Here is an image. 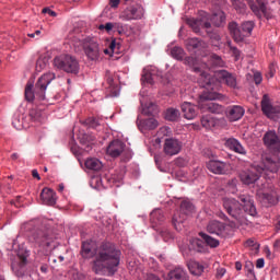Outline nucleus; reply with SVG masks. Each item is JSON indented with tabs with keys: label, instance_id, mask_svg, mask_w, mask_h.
Returning <instances> with one entry per match:
<instances>
[{
	"label": "nucleus",
	"instance_id": "1",
	"mask_svg": "<svg viewBox=\"0 0 280 280\" xmlns=\"http://www.w3.org/2000/svg\"><path fill=\"white\" fill-rule=\"evenodd\" d=\"M81 255L83 259H91L92 272L101 277H115L121 264V250L110 242L102 243L95 250H93V242L85 241L81 246Z\"/></svg>",
	"mask_w": 280,
	"mask_h": 280
},
{
	"label": "nucleus",
	"instance_id": "2",
	"mask_svg": "<svg viewBox=\"0 0 280 280\" xmlns=\"http://www.w3.org/2000/svg\"><path fill=\"white\" fill-rule=\"evenodd\" d=\"M192 69L195 73H200L198 82L201 89H205L199 95L201 104H205V102H212L213 100H225L226 96H224V94L215 92V89H218L217 80H219L221 84H226L230 89H237V78L226 70H219L214 73V77H212L200 70L199 67Z\"/></svg>",
	"mask_w": 280,
	"mask_h": 280
},
{
	"label": "nucleus",
	"instance_id": "3",
	"mask_svg": "<svg viewBox=\"0 0 280 280\" xmlns=\"http://www.w3.org/2000/svg\"><path fill=\"white\" fill-rule=\"evenodd\" d=\"M238 200H236L235 198L223 199V209L231 218H233V220H235L230 222L229 226H231V229H237V226H240V224L244 222V212L242 211V207L245 213L252 215V218H255L257 215L255 200H253V197H250V195H240Z\"/></svg>",
	"mask_w": 280,
	"mask_h": 280
},
{
	"label": "nucleus",
	"instance_id": "4",
	"mask_svg": "<svg viewBox=\"0 0 280 280\" xmlns=\"http://www.w3.org/2000/svg\"><path fill=\"white\" fill-rule=\"evenodd\" d=\"M280 170V158L272 155H262L261 163H254L248 170L240 173V179L244 185L257 183L264 172L277 174Z\"/></svg>",
	"mask_w": 280,
	"mask_h": 280
},
{
	"label": "nucleus",
	"instance_id": "5",
	"mask_svg": "<svg viewBox=\"0 0 280 280\" xmlns=\"http://www.w3.org/2000/svg\"><path fill=\"white\" fill-rule=\"evenodd\" d=\"M31 240L35 242L45 250V255H49L51 250L58 248L60 246V242L58 241V236L54 234V231L47 226V224L43 223L40 228H37L31 235Z\"/></svg>",
	"mask_w": 280,
	"mask_h": 280
},
{
	"label": "nucleus",
	"instance_id": "6",
	"mask_svg": "<svg viewBox=\"0 0 280 280\" xmlns=\"http://www.w3.org/2000/svg\"><path fill=\"white\" fill-rule=\"evenodd\" d=\"M127 5L118 15L120 21H141L145 16V9L139 3H135V0H109V7L114 10L119 8V3ZM135 3V4H132Z\"/></svg>",
	"mask_w": 280,
	"mask_h": 280
},
{
	"label": "nucleus",
	"instance_id": "7",
	"mask_svg": "<svg viewBox=\"0 0 280 280\" xmlns=\"http://www.w3.org/2000/svg\"><path fill=\"white\" fill-rule=\"evenodd\" d=\"M54 80H56V73L47 72L38 78L35 83V88L34 83H27L24 92L26 102H32L35 97H38V100H45L47 86H49Z\"/></svg>",
	"mask_w": 280,
	"mask_h": 280
},
{
	"label": "nucleus",
	"instance_id": "8",
	"mask_svg": "<svg viewBox=\"0 0 280 280\" xmlns=\"http://www.w3.org/2000/svg\"><path fill=\"white\" fill-rule=\"evenodd\" d=\"M54 66L57 67V69H61V71H65L66 73H73L74 75L80 73V62H78L75 57L70 55H61L56 57L54 59Z\"/></svg>",
	"mask_w": 280,
	"mask_h": 280
},
{
	"label": "nucleus",
	"instance_id": "9",
	"mask_svg": "<svg viewBox=\"0 0 280 280\" xmlns=\"http://www.w3.org/2000/svg\"><path fill=\"white\" fill-rule=\"evenodd\" d=\"M196 210V207H194V203L189 200H184L180 203L179 212H176L173 215V224L176 226V224H183L185 220H187V217L191 215L194 211Z\"/></svg>",
	"mask_w": 280,
	"mask_h": 280
},
{
	"label": "nucleus",
	"instance_id": "10",
	"mask_svg": "<svg viewBox=\"0 0 280 280\" xmlns=\"http://www.w3.org/2000/svg\"><path fill=\"white\" fill-rule=\"evenodd\" d=\"M262 141L266 148L273 153L271 156L279 159L277 154H280V136L275 130H269L264 135Z\"/></svg>",
	"mask_w": 280,
	"mask_h": 280
},
{
	"label": "nucleus",
	"instance_id": "11",
	"mask_svg": "<svg viewBox=\"0 0 280 280\" xmlns=\"http://www.w3.org/2000/svg\"><path fill=\"white\" fill-rule=\"evenodd\" d=\"M83 51L88 60H91L92 62H96V60H100V56H102L100 44L90 37L83 40Z\"/></svg>",
	"mask_w": 280,
	"mask_h": 280
},
{
	"label": "nucleus",
	"instance_id": "12",
	"mask_svg": "<svg viewBox=\"0 0 280 280\" xmlns=\"http://www.w3.org/2000/svg\"><path fill=\"white\" fill-rule=\"evenodd\" d=\"M207 231L211 235H218V237H222L223 240L231 237V230L229 229V225L217 220L208 223Z\"/></svg>",
	"mask_w": 280,
	"mask_h": 280
},
{
	"label": "nucleus",
	"instance_id": "13",
	"mask_svg": "<svg viewBox=\"0 0 280 280\" xmlns=\"http://www.w3.org/2000/svg\"><path fill=\"white\" fill-rule=\"evenodd\" d=\"M261 110L264 115H266V117H268L269 119H278L280 107L272 106L268 94H264L261 100Z\"/></svg>",
	"mask_w": 280,
	"mask_h": 280
},
{
	"label": "nucleus",
	"instance_id": "14",
	"mask_svg": "<svg viewBox=\"0 0 280 280\" xmlns=\"http://www.w3.org/2000/svg\"><path fill=\"white\" fill-rule=\"evenodd\" d=\"M163 150L167 156H175V154H178L183 150V143L178 139L168 138L164 142Z\"/></svg>",
	"mask_w": 280,
	"mask_h": 280
},
{
	"label": "nucleus",
	"instance_id": "15",
	"mask_svg": "<svg viewBox=\"0 0 280 280\" xmlns=\"http://www.w3.org/2000/svg\"><path fill=\"white\" fill-rule=\"evenodd\" d=\"M124 150H126V143L119 139H116L109 142L108 147L106 148V154L112 156V159H117L118 156H121Z\"/></svg>",
	"mask_w": 280,
	"mask_h": 280
},
{
	"label": "nucleus",
	"instance_id": "16",
	"mask_svg": "<svg viewBox=\"0 0 280 280\" xmlns=\"http://www.w3.org/2000/svg\"><path fill=\"white\" fill-rule=\"evenodd\" d=\"M247 4L257 19H261L267 12L265 0H247Z\"/></svg>",
	"mask_w": 280,
	"mask_h": 280
},
{
	"label": "nucleus",
	"instance_id": "17",
	"mask_svg": "<svg viewBox=\"0 0 280 280\" xmlns=\"http://www.w3.org/2000/svg\"><path fill=\"white\" fill-rule=\"evenodd\" d=\"M244 113H246L244 107L240 105H233L226 108L225 115L229 121H240V119L244 117Z\"/></svg>",
	"mask_w": 280,
	"mask_h": 280
},
{
	"label": "nucleus",
	"instance_id": "18",
	"mask_svg": "<svg viewBox=\"0 0 280 280\" xmlns=\"http://www.w3.org/2000/svg\"><path fill=\"white\" fill-rule=\"evenodd\" d=\"M40 200L43 205L54 207L58 200V197H56V191L54 189L45 187L40 192Z\"/></svg>",
	"mask_w": 280,
	"mask_h": 280
},
{
	"label": "nucleus",
	"instance_id": "19",
	"mask_svg": "<svg viewBox=\"0 0 280 280\" xmlns=\"http://www.w3.org/2000/svg\"><path fill=\"white\" fill-rule=\"evenodd\" d=\"M168 280H189V273L183 266H176L167 273Z\"/></svg>",
	"mask_w": 280,
	"mask_h": 280
},
{
	"label": "nucleus",
	"instance_id": "20",
	"mask_svg": "<svg viewBox=\"0 0 280 280\" xmlns=\"http://www.w3.org/2000/svg\"><path fill=\"white\" fill-rule=\"evenodd\" d=\"M182 113H184L185 119H196L198 117V106L185 102L182 104Z\"/></svg>",
	"mask_w": 280,
	"mask_h": 280
},
{
	"label": "nucleus",
	"instance_id": "21",
	"mask_svg": "<svg viewBox=\"0 0 280 280\" xmlns=\"http://www.w3.org/2000/svg\"><path fill=\"white\" fill-rule=\"evenodd\" d=\"M207 168L212 174H224L226 172V163L218 160H210L207 163Z\"/></svg>",
	"mask_w": 280,
	"mask_h": 280
},
{
	"label": "nucleus",
	"instance_id": "22",
	"mask_svg": "<svg viewBox=\"0 0 280 280\" xmlns=\"http://www.w3.org/2000/svg\"><path fill=\"white\" fill-rule=\"evenodd\" d=\"M139 130H156L159 128V120L155 118H147L138 120Z\"/></svg>",
	"mask_w": 280,
	"mask_h": 280
},
{
	"label": "nucleus",
	"instance_id": "23",
	"mask_svg": "<svg viewBox=\"0 0 280 280\" xmlns=\"http://www.w3.org/2000/svg\"><path fill=\"white\" fill-rule=\"evenodd\" d=\"M190 275H194V277H201L202 272H205V266L196 260H188L186 264Z\"/></svg>",
	"mask_w": 280,
	"mask_h": 280
},
{
	"label": "nucleus",
	"instance_id": "24",
	"mask_svg": "<svg viewBox=\"0 0 280 280\" xmlns=\"http://www.w3.org/2000/svg\"><path fill=\"white\" fill-rule=\"evenodd\" d=\"M185 45L188 51H195V49H205V47H207V44L203 40L196 37L186 39Z\"/></svg>",
	"mask_w": 280,
	"mask_h": 280
},
{
	"label": "nucleus",
	"instance_id": "25",
	"mask_svg": "<svg viewBox=\"0 0 280 280\" xmlns=\"http://www.w3.org/2000/svg\"><path fill=\"white\" fill-rule=\"evenodd\" d=\"M225 145L233 152H236V154L246 155V149L242 147V143H240V141L235 138L228 139Z\"/></svg>",
	"mask_w": 280,
	"mask_h": 280
},
{
	"label": "nucleus",
	"instance_id": "26",
	"mask_svg": "<svg viewBox=\"0 0 280 280\" xmlns=\"http://www.w3.org/2000/svg\"><path fill=\"white\" fill-rule=\"evenodd\" d=\"M203 110H208V113H212L214 115H222L224 113V106L218 104V103H207V104H201Z\"/></svg>",
	"mask_w": 280,
	"mask_h": 280
},
{
	"label": "nucleus",
	"instance_id": "27",
	"mask_svg": "<svg viewBox=\"0 0 280 280\" xmlns=\"http://www.w3.org/2000/svg\"><path fill=\"white\" fill-rule=\"evenodd\" d=\"M85 167L86 170H92L93 172H100L102 167H104V164H102V161L97 158H89L85 161Z\"/></svg>",
	"mask_w": 280,
	"mask_h": 280
},
{
	"label": "nucleus",
	"instance_id": "28",
	"mask_svg": "<svg viewBox=\"0 0 280 280\" xmlns=\"http://www.w3.org/2000/svg\"><path fill=\"white\" fill-rule=\"evenodd\" d=\"M79 141L81 145H86L85 150L89 152V150H93V141H95V136L91 133H82L79 137Z\"/></svg>",
	"mask_w": 280,
	"mask_h": 280
},
{
	"label": "nucleus",
	"instance_id": "29",
	"mask_svg": "<svg viewBox=\"0 0 280 280\" xmlns=\"http://www.w3.org/2000/svg\"><path fill=\"white\" fill-rule=\"evenodd\" d=\"M150 222L151 224H161L162 222H165V214H163V210L155 209L150 214Z\"/></svg>",
	"mask_w": 280,
	"mask_h": 280
},
{
	"label": "nucleus",
	"instance_id": "30",
	"mask_svg": "<svg viewBox=\"0 0 280 280\" xmlns=\"http://www.w3.org/2000/svg\"><path fill=\"white\" fill-rule=\"evenodd\" d=\"M199 235L203 240L205 244L207 246H210V248H218L220 246V241L218 238H214L213 236H210L207 233L200 232Z\"/></svg>",
	"mask_w": 280,
	"mask_h": 280
},
{
	"label": "nucleus",
	"instance_id": "31",
	"mask_svg": "<svg viewBox=\"0 0 280 280\" xmlns=\"http://www.w3.org/2000/svg\"><path fill=\"white\" fill-rule=\"evenodd\" d=\"M180 118V112L174 107L167 108L165 112L166 121H178Z\"/></svg>",
	"mask_w": 280,
	"mask_h": 280
},
{
	"label": "nucleus",
	"instance_id": "32",
	"mask_svg": "<svg viewBox=\"0 0 280 280\" xmlns=\"http://www.w3.org/2000/svg\"><path fill=\"white\" fill-rule=\"evenodd\" d=\"M241 30L245 36H250V34H253V30H255V21L243 22Z\"/></svg>",
	"mask_w": 280,
	"mask_h": 280
},
{
	"label": "nucleus",
	"instance_id": "33",
	"mask_svg": "<svg viewBox=\"0 0 280 280\" xmlns=\"http://www.w3.org/2000/svg\"><path fill=\"white\" fill-rule=\"evenodd\" d=\"M143 115H147L148 117L156 115L159 113V106L154 103H149L142 108Z\"/></svg>",
	"mask_w": 280,
	"mask_h": 280
},
{
	"label": "nucleus",
	"instance_id": "34",
	"mask_svg": "<svg viewBox=\"0 0 280 280\" xmlns=\"http://www.w3.org/2000/svg\"><path fill=\"white\" fill-rule=\"evenodd\" d=\"M171 56L175 60H184L185 49H183V47L175 46V47L171 48Z\"/></svg>",
	"mask_w": 280,
	"mask_h": 280
},
{
	"label": "nucleus",
	"instance_id": "35",
	"mask_svg": "<svg viewBox=\"0 0 280 280\" xmlns=\"http://www.w3.org/2000/svg\"><path fill=\"white\" fill-rule=\"evenodd\" d=\"M244 268L248 279L250 280L255 279V265L253 264V261L250 260L245 261Z\"/></svg>",
	"mask_w": 280,
	"mask_h": 280
},
{
	"label": "nucleus",
	"instance_id": "36",
	"mask_svg": "<svg viewBox=\"0 0 280 280\" xmlns=\"http://www.w3.org/2000/svg\"><path fill=\"white\" fill-rule=\"evenodd\" d=\"M83 126H86L88 128H97L100 126V120L95 117H89L85 120L81 121Z\"/></svg>",
	"mask_w": 280,
	"mask_h": 280
},
{
	"label": "nucleus",
	"instance_id": "37",
	"mask_svg": "<svg viewBox=\"0 0 280 280\" xmlns=\"http://www.w3.org/2000/svg\"><path fill=\"white\" fill-rule=\"evenodd\" d=\"M201 126L203 128H213L215 126V120L211 116H203L201 118Z\"/></svg>",
	"mask_w": 280,
	"mask_h": 280
},
{
	"label": "nucleus",
	"instance_id": "38",
	"mask_svg": "<svg viewBox=\"0 0 280 280\" xmlns=\"http://www.w3.org/2000/svg\"><path fill=\"white\" fill-rule=\"evenodd\" d=\"M262 198L264 200H267L269 205H277L279 202V196H277L276 194L265 192L262 194Z\"/></svg>",
	"mask_w": 280,
	"mask_h": 280
},
{
	"label": "nucleus",
	"instance_id": "39",
	"mask_svg": "<svg viewBox=\"0 0 280 280\" xmlns=\"http://www.w3.org/2000/svg\"><path fill=\"white\" fill-rule=\"evenodd\" d=\"M192 246H194V250H196V253H205L206 247H205V242H202V240H194L192 241Z\"/></svg>",
	"mask_w": 280,
	"mask_h": 280
},
{
	"label": "nucleus",
	"instance_id": "40",
	"mask_svg": "<svg viewBox=\"0 0 280 280\" xmlns=\"http://www.w3.org/2000/svg\"><path fill=\"white\" fill-rule=\"evenodd\" d=\"M210 62L212 67H224V61L222 60V57L215 54L210 56Z\"/></svg>",
	"mask_w": 280,
	"mask_h": 280
},
{
	"label": "nucleus",
	"instance_id": "41",
	"mask_svg": "<svg viewBox=\"0 0 280 280\" xmlns=\"http://www.w3.org/2000/svg\"><path fill=\"white\" fill-rule=\"evenodd\" d=\"M47 62H48L47 57L40 56L36 61V66H35L36 71H43V69L47 67Z\"/></svg>",
	"mask_w": 280,
	"mask_h": 280
},
{
	"label": "nucleus",
	"instance_id": "42",
	"mask_svg": "<svg viewBox=\"0 0 280 280\" xmlns=\"http://www.w3.org/2000/svg\"><path fill=\"white\" fill-rule=\"evenodd\" d=\"M154 80H156V75L150 71L142 74V82H147V84H154Z\"/></svg>",
	"mask_w": 280,
	"mask_h": 280
},
{
	"label": "nucleus",
	"instance_id": "43",
	"mask_svg": "<svg viewBox=\"0 0 280 280\" xmlns=\"http://www.w3.org/2000/svg\"><path fill=\"white\" fill-rule=\"evenodd\" d=\"M212 21L215 27H221L222 23L226 21V16H224V13L214 14Z\"/></svg>",
	"mask_w": 280,
	"mask_h": 280
},
{
	"label": "nucleus",
	"instance_id": "44",
	"mask_svg": "<svg viewBox=\"0 0 280 280\" xmlns=\"http://www.w3.org/2000/svg\"><path fill=\"white\" fill-rule=\"evenodd\" d=\"M30 257L28 252H19L18 253V258L20 261V267L23 268L27 264V258Z\"/></svg>",
	"mask_w": 280,
	"mask_h": 280
},
{
	"label": "nucleus",
	"instance_id": "45",
	"mask_svg": "<svg viewBox=\"0 0 280 280\" xmlns=\"http://www.w3.org/2000/svg\"><path fill=\"white\" fill-rule=\"evenodd\" d=\"M233 39L235 43H242L244 42V38H246V35L242 30L237 28L235 32L232 33Z\"/></svg>",
	"mask_w": 280,
	"mask_h": 280
},
{
	"label": "nucleus",
	"instance_id": "46",
	"mask_svg": "<svg viewBox=\"0 0 280 280\" xmlns=\"http://www.w3.org/2000/svg\"><path fill=\"white\" fill-rule=\"evenodd\" d=\"M105 80L108 84V89H113V86H115V79L113 78V74L108 70L105 73Z\"/></svg>",
	"mask_w": 280,
	"mask_h": 280
},
{
	"label": "nucleus",
	"instance_id": "47",
	"mask_svg": "<svg viewBox=\"0 0 280 280\" xmlns=\"http://www.w3.org/2000/svg\"><path fill=\"white\" fill-rule=\"evenodd\" d=\"M114 30H117L118 34H125L127 26H126V24H124L121 22H115Z\"/></svg>",
	"mask_w": 280,
	"mask_h": 280
},
{
	"label": "nucleus",
	"instance_id": "48",
	"mask_svg": "<svg viewBox=\"0 0 280 280\" xmlns=\"http://www.w3.org/2000/svg\"><path fill=\"white\" fill-rule=\"evenodd\" d=\"M232 5L238 12H244V10H246V4L242 0H236Z\"/></svg>",
	"mask_w": 280,
	"mask_h": 280
},
{
	"label": "nucleus",
	"instance_id": "49",
	"mask_svg": "<svg viewBox=\"0 0 280 280\" xmlns=\"http://www.w3.org/2000/svg\"><path fill=\"white\" fill-rule=\"evenodd\" d=\"M228 46L230 47V50L232 51L233 56L235 57V60H240V56H242V51L237 49L235 46H231V42L228 43Z\"/></svg>",
	"mask_w": 280,
	"mask_h": 280
},
{
	"label": "nucleus",
	"instance_id": "50",
	"mask_svg": "<svg viewBox=\"0 0 280 280\" xmlns=\"http://www.w3.org/2000/svg\"><path fill=\"white\" fill-rule=\"evenodd\" d=\"M109 51L113 54H119V44H117L115 40H112L109 44Z\"/></svg>",
	"mask_w": 280,
	"mask_h": 280
},
{
	"label": "nucleus",
	"instance_id": "51",
	"mask_svg": "<svg viewBox=\"0 0 280 280\" xmlns=\"http://www.w3.org/2000/svg\"><path fill=\"white\" fill-rule=\"evenodd\" d=\"M42 14H49V16H58V13H56V11H52L49 8H44L42 10Z\"/></svg>",
	"mask_w": 280,
	"mask_h": 280
},
{
	"label": "nucleus",
	"instance_id": "52",
	"mask_svg": "<svg viewBox=\"0 0 280 280\" xmlns=\"http://www.w3.org/2000/svg\"><path fill=\"white\" fill-rule=\"evenodd\" d=\"M264 78L261 77V73L256 72L254 73V82L255 84H261Z\"/></svg>",
	"mask_w": 280,
	"mask_h": 280
},
{
	"label": "nucleus",
	"instance_id": "53",
	"mask_svg": "<svg viewBox=\"0 0 280 280\" xmlns=\"http://www.w3.org/2000/svg\"><path fill=\"white\" fill-rule=\"evenodd\" d=\"M229 30H230V33L233 34V33L237 32V30H240V27H237V23L231 22L229 24Z\"/></svg>",
	"mask_w": 280,
	"mask_h": 280
},
{
	"label": "nucleus",
	"instance_id": "54",
	"mask_svg": "<svg viewBox=\"0 0 280 280\" xmlns=\"http://www.w3.org/2000/svg\"><path fill=\"white\" fill-rule=\"evenodd\" d=\"M224 275H226V269H224V268L217 269L218 279H222L224 277Z\"/></svg>",
	"mask_w": 280,
	"mask_h": 280
},
{
	"label": "nucleus",
	"instance_id": "55",
	"mask_svg": "<svg viewBox=\"0 0 280 280\" xmlns=\"http://www.w3.org/2000/svg\"><path fill=\"white\" fill-rule=\"evenodd\" d=\"M266 265V261L264 260V258H258L256 261V268H264V266Z\"/></svg>",
	"mask_w": 280,
	"mask_h": 280
},
{
	"label": "nucleus",
	"instance_id": "56",
	"mask_svg": "<svg viewBox=\"0 0 280 280\" xmlns=\"http://www.w3.org/2000/svg\"><path fill=\"white\" fill-rule=\"evenodd\" d=\"M105 30H106V32H110L112 30H115V23H113V22H107V23L105 24Z\"/></svg>",
	"mask_w": 280,
	"mask_h": 280
},
{
	"label": "nucleus",
	"instance_id": "57",
	"mask_svg": "<svg viewBox=\"0 0 280 280\" xmlns=\"http://www.w3.org/2000/svg\"><path fill=\"white\" fill-rule=\"evenodd\" d=\"M210 38H211L212 40H215L217 43H220V40H221V37H220V35H219L218 33H212V34L210 35Z\"/></svg>",
	"mask_w": 280,
	"mask_h": 280
},
{
	"label": "nucleus",
	"instance_id": "58",
	"mask_svg": "<svg viewBox=\"0 0 280 280\" xmlns=\"http://www.w3.org/2000/svg\"><path fill=\"white\" fill-rule=\"evenodd\" d=\"M195 60H196V59H195L194 57H186V58H185L186 65H194Z\"/></svg>",
	"mask_w": 280,
	"mask_h": 280
},
{
	"label": "nucleus",
	"instance_id": "59",
	"mask_svg": "<svg viewBox=\"0 0 280 280\" xmlns=\"http://www.w3.org/2000/svg\"><path fill=\"white\" fill-rule=\"evenodd\" d=\"M32 176H33V178H37V180H40V175L38 174L37 170L32 171Z\"/></svg>",
	"mask_w": 280,
	"mask_h": 280
},
{
	"label": "nucleus",
	"instance_id": "60",
	"mask_svg": "<svg viewBox=\"0 0 280 280\" xmlns=\"http://www.w3.org/2000/svg\"><path fill=\"white\" fill-rule=\"evenodd\" d=\"M219 218H221V220H224L225 222H229V217H226L224 212H220Z\"/></svg>",
	"mask_w": 280,
	"mask_h": 280
},
{
	"label": "nucleus",
	"instance_id": "61",
	"mask_svg": "<svg viewBox=\"0 0 280 280\" xmlns=\"http://www.w3.org/2000/svg\"><path fill=\"white\" fill-rule=\"evenodd\" d=\"M273 247L277 248V250H280V238L273 243Z\"/></svg>",
	"mask_w": 280,
	"mask_h": 280
},
{
	"label": "nucleus",
	"instance_id": "62",
	"mask_svg": "<svg viewBox=\"0 0 280 280\" xmlns=\"http://www.w3.org/2000/svg\"><path fill=\"white\" fill-rule=\"evenodd\" d=\"M235 268H236V270H242V262L236 261L235 262Z\"/></svg>",
	"mask_w": 280,
	"mask_h": 280
},
{
	"label": "nucleus",
	"instance_id": "63",
	"mask_svg": "<svg viewBox=\"0 0 280 280\" xmlns=\"http://www.w3.org/2000/svg\"><path fill=\"white\" fill-rule=\"evenodd\" d=\"M12 161H16L19 159V153H13L11 155Z\"/></svg>",
	"mask_w": 280,
	"mask_h": 280
},
{
	"label": "nucleus",
	"instance_id": "64",
	"mask_svg": "<svg viewBox=\"0 0 280 280\" xmlns=\"http://www.w3.org/2000/svg\"><path fill=\"white\" fill-rule=\"evenodd\" d=\"M40 270H42L43 272H47V270H48L47 265H43V266L40 267Z\"/></svg>",
	"mask_w": 280,
	"mask_h": 280
}]
</instances>
